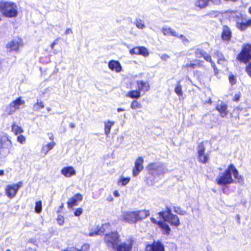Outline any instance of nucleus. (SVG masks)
Listing matches in <instances>:
<instances>
[{
    "label": "nucleus",
    "instance_id": "nucleus-1",
    "mask_svg": "<svg viewBox=\"0 0 251 251\" xmlns=\"http://www.w3.org/2000/svg\"><path fill=\"white\" fill-rule=\"evenodd\" d=\"M231 174H233L235 179V182L243 183V178L242 176L239 175L238 171L235 168L234 166L231 164L223 173L220 174L217 177L216 181L218 184L221 185H226V184H231L234 182V180L231 176Z\"/></svg>",
    "mask_w": 251,
    "mask_h": 251
},
{
    "label": "nucleus",
    "instance_id": "nucleus-2",
    "mask_svg": "<svg viewBox=\"0 0 251 251\" xmlns=\"http://www.w3.org/2000/svg\"><path fill=\"white\" fill-rule=\"evenodd\" d=\"M150 215L148 210H140L137 211H126L123 212V220L126 222L134 224L138 221L145 219Z\"/></svg>",
    "mask_w": 251,
    "mask_h": 251
},
{
    "label": "nucleus",
    "instance_id": "nucleus-3",
    "mask_svg": "<svg viewBox=\"0 0 251 251\" xmlns=\"http://www.w3.org/2000/svg\"><path fill=\"white\" fill-rule=\"evenodd\" d=\"M0 12L6 17L14 18L18 14V6L13 2L0 0Z\"/></svg>",
    "mask_w": 251,
    "mask_h": 251
},
{
    "label": "nucleus",
    "instance_id": "nucleus-4",
    "mask_svg": "<svg viewBox=\"0 0 251 251\" xmlns=\"http://www.w3.org/2000/svg\"><path fill=\"white\" fill-rule=\"evenodd\" d=\"M149 173L153 176H158L169 172L166 166L160 163H151L147 166Z\"/></svg>",
    "mask_w": 251,
    "mask_h": 251
},
{
    "label": "nucleus",
    "instance_id": "nucleus-5",
    "mask_svg": "<svg viewBox=\"0 0 251 251\" xmlns=\"http://www.w3.org/2000/svg\"><path fill=\"white\" fill-rule=\"evenodd\" d=\"M0 143L1 154L7 156L10 153L13 146L11 138L6 133H2L0 136Z\"/></svg>",
    "mask_w": 251,
    "mask_h": 251
},
{
    "label": "nucleus",
    "instance_id": "nucleus-6",
    "mask_svg": "<svg viewBox=\"0 0 251 251\" xmlns=\"http://www.w3.org/2000/svg\"><path fill=\"white\" fill-rule=\"evenodd\" d=\"M238 60L244 63H247L251 59V44L243 45L241 52L237 55Z\"/></svg>",
    "mask_w": 251,
    "mask_h": 251
},
{
    "label": "nucleus",
    "instance_id": "nucleus-7",
    "mask_svg": "<svg viewBox=\"0 0 251 251\" xmlns=\"http://www.w3.org/2000/svg\"><path fill=\"white\" fill-rule=\"evenodd\" d=\"M104 240L107 246L111 249H115L119 241V236L116 232L106 233Z\"/></svg>",
    "mask_w": 251,
    "mask_h": 251
},
{
    "label": "nucleus",
    "instance_id": "nucleus-8",
    "mask_svg": "<svg viewBox=\"0 0 251 251\" xmlns=\"http://www.w3.org/2000/svg\"><path fill=\"white\" fill-rule=\"evenodd\" d=\"M23 182L19 181L17 184L8 185L5 189V194L10 199L13 198L17 194L19 189L23 186Z\"/></svg>",
    "mask_w": 251,
    "mask_h": 251
},
{
    "label": "nucleus",
    "instance_id": "nucleus-9",
    "mask_svg": "<svg viewBox=\"0 0 251 251\" xmlns=\"http://www.w3.org/2000/svg\"><path fill=\"white\" fill-rule=\"evenodd\" d=\"M25 103V100H22L21 97H19L9 104L7 107L6 112L9 114H12L19 109L21 105H24Z\"/></svg>",
    "mask_w": 251,
    "mask_h": 251
},
{
    "label": "nucleus",
    "instance_id": "nucleus-10",
    "mask_svg": "<svg viewBox=\"0 0 251 251\" xmlns=\"http://www.w3.org/2000/svg\"><path fill=\"white\" fill-rule=\"evenodd\" d=\"M195 56L197 58L203 57L206 61L211 63V66L216 71V65L211 59V56L207 53L204 50L201 49H197L195 50Z\"/></svg>",
    "mask_w": 251,
    "mask_h": 251
},
{
    "label": "nucleus",
    "instance_id": "nucleus-11",
    "mask_svg": "<svg viewBox=\"0 0 251 251\" xmlns=\"http://www.w3.org/2000/svg\"><path fill=\"white\" fill-rule=\"evenodd\" d=\"M23 45L21 39L16 38L9 42L7 45V49L9 51H18L19 48Z\"/></svg>",
    "mask_w": 251,
    "mask_h": 251
},
{
    "label": "nucleus",
    "instance_id": "nucleus-12",
    "mask_svg": "<svg viewBox=\"0 0 251 251\" xmlns=\"http://www.w3.org/2000/svg\"><path fill=\"white\" fill-rule=\"evenodd\" d=\"M198 154L199 160L202 163H206L208 156L205 154V148L202 143L200 144L198 147Z\"/></svg>",
    "mask_w": 251,
    "mask_h": 251
},
{
    "label": "nucleus",
    "instance_id": "nucleus-13",
    "mask_svg": "<svg viewBox=\"0 0 251 251\" xmlns=\"http://www.w3.org/2000/svg\"><path fill=\"white\" fill-rule=\"evenodd\" d=\"M144 160L142 157H138L135 162V165L133 169L132 174L134 176H137L143 169Z\"/></svg>",
    "mask_w": 251,
    "mask_h": 251
},
{
    "label": "nucleus",
    "instance_id": "nucleus-14",
    "mask_svg": "<svg viewBox=\"0 0 251 251\" xmlns=\"http://www.w3.org/2000/svg\"><path fill=\"white\" fill-rule=\"evenodd\" d=\"M146 251H165V250L161 242L154 241L152 244L148 245L146 246Z\"/></svg>",
    "mask_w": 251,
    "mask_h": 251
},
{
    "label": "nucleus",
    "instance_id": "nucleus-15",
    "mask_svg": "<svg viewBox=\"0 0 251 251\" xmlns=\"http://www.w3.org/2000/svg\"><path fill=\"white\" fill-rule=\"evenodd\" d=\"M133 245L131 239L127 240L126 242L120 244L117 247V251H130Z\"/></svg>",
    "mask_w": 251,
    "mask_h": 251
},
{
    "label": "nucleus",
    "instance_id": "nucleus-16",
    "mask_svg": "<svg viewBox=\"0 0 251 251\" xmlns=\"http://www.w3.org/2000/svg\"><path fill=\"white\" fill-rule=\"evenodd\" d=\"M151 220L153 223L157 224L159 227L161 228L163 234H170L171 228L164 221H159L157 222L156 220L154 218H151Z\"/></svg>",
    "mask_w": 251,
    "mask_h": 251
},
{
    "label": "nucleus",
    "instance_id": "nucleus-17",
    "mask_svg": "<svg viewBox=\"0 0 251 251\" xmlns=\"http://www.w3.org/2000/svg\"><path fill=\"white\" fill-rule=\"evenodd\" d=\"M108 67L112 71L120 73L122 70V67L118 61L112 60L108 62Z\"/></svg>",
    "mask_w": 251,
    "mask_h": 251
},
{
    "label": "nucleus",
    "instance_id": "nucleus-18",
    "mask_svg": "<svg viewBox=\"0 0 251 251\" xmlns=\"http://www.w3.org/2000/svg\"><path fill=\"white\" fill-rule=\"evenodd\" d=\"M61 173L66 177H71L75 175L76 171L72 166H68L64 167L61 170Z\"/></svg>",
    "mask_w": 251,
    "mask_h": 251
},
{
    "label": "nucleus",
    "instance_id": "nucleus-19",
    "mask_svg": "<svg viewBox=\"0 0 251 251\" xmlns=\"http://www.w3.org/2000/svg\"><path fill=\"white\" fill-rule=\"evenodd\" d=\"M82 199V196L80 194H77L74 195L72 198H70L68 202V206L69 207L71 208L74 206L77 205V202L80 201Z\"/></svg>",
    "mask_w": 251,
    "mask_h": 251
},
{
    "label": "nucleus",
    "instance_id": "nucleus-20",
    "mask_svg": "<svg viewBox=\"0 0 251 251\" xmlns=\"http://www.w3.org/2000/svg\"><path fill=\"white\" fill-rule=\"evenodd\" d=\"M227 105L221 101L217 105L216 109L220 113L221 117H224L227 114Z\"/></svg>",
    "mask_w": 251,
    "mask_h": 251
},
{
    "label": "nucleus",
    "instance_id": "nucleus-21",
    "mask_svg": "<svg viewBox=\"0 0 251 251\" xmlns=\"http://www.w3.org/2000/svg\"><path fill=\"white\" fill-rule=\"evenodd\" d=\"M222 37L223 40L228 41L231 37V32L230 28L226 25L223 27Z\"/></svg>",
    "mask_w": 251,
    "mask_h": 251
},
{
    "label": "nucleus",
    "instance_id": "nucleus-22",
    "mask_svg": "<svg viewBox=\"0 0 251 251\" xmlns=\"http://www.w3.org/2000/svg\"><path fill=\"white\" fill-rule=\"evenodd\" d=\"M110 229V224L109 223H105L102 225L101 228L98 231L90 232L89 233V235L90 236H93L96 235L101 234V233L105 232L106 230H109Z\"/></svg>",
    "mask_w": 251,
    "mask_h": 251
},
{
    "label": "nucleus",
    "instance_id": "nucleus-23",
    "mask_svg": "<svg viewBox=\"0 0 251 251\" xmlns=\"http://www.w3.org/2000/svg\"><path fill=\"white\" fill-rule=\"evenodd\" d=\"M161 31L165 36L171 35L174 37H178V33L172 28L166 26L162 27Z\"/></svg>",
    "mask_w": 251,
    "mask_h": 251
},
{
    "label": "nucleus",
    "instance_id": "nucleus-24",
    "mask_svg": "<svg viewBox=\"0 0 251 251\" xmlns=\"http://www.w3.org/2000/svg\"><path fill=\"white\" fill-rule=\"evenodd\" d=\"M159 215L164 219L165 222H167V221L168 220V219L171 217V215H172L173 214L171 212V209L169 207H167L165 211L160 212L159 213Z\"/></svg>",
    "mask_w": 251,
    "mask_h": 251
},
{
    "label": "nucleus",
    "instance_id": "nucleus-25",
    "mask_svg": "<svg viewBox=\"0 0 251 251\" xmlns=\"http://www.w3.org/2000/svg\"><path fill=\"white\" fill-rule=\"evenodd\" d=\"M55 144V142H51L47 145H43L41 149L42 153H44V155H46L50 150L53 148Z\"/></svg>",
    "mask_w": 251,
    "mask_h": 251
},
{
    "label": "nucleus",
    "instance_id": "nucleus-26",
    "mask_svg": "<svg viewBox=\"0 0 251 251\" xmlns=\"http://www.w3.org/2000/svg\"><path fill=\"white\" fill-rule=\"evenodd\" d=\"M209 2V0H196L195 5L200 9H203L206 7Z\"/></svg>",
    "mask_w": 251,
    "mask_h": 251
},
{
    "label": "nucleus",
    "instance_id": "nucleus-27",
    "mask_svg": "<svg viewBox=\"0 0 251 251\" xmlns=\"http://www.w3.org/2000/svg\"><path fill=\"white\" fill-rule=\"evenodd\" d=\"M138 89L140 91H148L150 89V86L148 83L144 82L143 81L137 82Z\"/></svg>",
    "mask_w": 251,
    "mask_h": 251
},
{
    "label": "nucleus",
    "instance_id": "nucleus-28",
    "mask_svg": "<svg viewBox=\"0 0 251 251\" xmlns=\"http://www.w3.org/2000/svg\"><path fill=\"white\" fill-rule=\"evenodd\" d=\"M229 18L230 20H233L235 21L238 22V20L242 16L241 14L237 11H230L228 13Z\"/></svg>",
    "mask_w": 251,
    "mask_h": 251
},
{
    "label": "nucleus",
    "instance_id": "nucleus-29",
    "mask_svg": "<svg viewBox=\"0 0 251 251\" xmlns=\"http://www.w3.org/2000/svg\"><path fill=\"white\" fill-rule=\"evenodd\" d=\"M89 249V245L87 244H84L80 249L74 247H71L66 249L64 251H88Z\"/></svg>",
    "mask_w": 251,
    "mask_h": 251
},
{
    "label": "nucleus",
    "instance_id": "nucleus-30",
    "mask_svg": "<svg viewBox=\"0 0 251 251\" xmlns=\"http://www.w3.org/2000/svg\"><path fill=\"white\" fill-rule=\"evenodd\" d=\"M126 96L132 99H138L141 96L140 91L139 89L130 91L126 94Z\"/></svg>",
    "mask_w": 251,
    "mask_h": 251
},
{
    "label": "nucleus",
    "instance_id": "nucleus-31",
    "mask_svg": "<svg viewBox=\"0 0 251 251\" xmlns=\"http://www.w3.org/2000/svg\"><path fill=\"white\" fill-rule=\"evenodd\" d=\"M167 222L176 226H178L180 224L178 217L176 215L174 214L171 215V217L168 219V220L167 221Z\"/></svg>",
    "mask_w": 251,
    "mask_h": 251
},
{
    "label": "nucleus",
    "instance_id": "nucleus-32",
    "mask_svg": "<svg viewBox=\"0 0 251 251\" xmlns=\"http://www.w3.org/2000/svg\"><path fill=\"white\" fill-rule=\"evenodd\" d=\"M215 55L218 59V62L219 64H221L222 65H225L226 63V60L224 57L223 54L219 51H217L215 53Z\"/></svg>",
    "mask_w": 251,
    "mask_h": 251
},
{
    "label": "nucleus",
    "instance_id": "nucleus-33",
    "mask_svg": "<svg viewBox=\"0 0 251 251\" xmlns=\"http://www.w3.org/2000/svg\"><path fill=\"white\" fill-rule=\"evenodd\" d=\"M114 122H111L110 121H108L107 122L105 123V127H104V132L105 134L107 136H108L111 128L112 126L114 125Z\"/></svg>",
    "mask_w": 251,
    "mask_h": 251
},
{
    "label": "nucleus",
    "instance_id": "nucleus-34",
    "mask_svg": "<svg viewBox=\"0 0 251 251\" xmlns=\"http://www.w3.org/2000/svg\"><path fill=\"white\" fill-rule=\"evenodd\" d=\"M12 131L16 135L20 134L24 132V130L21 127L14 123L12 126Z\"/></svg>",
    "mask_w": 251,
    "mask_h": 251
},
{
    "label": "nucleus",
    "instance_id": "nucleus-35",
    "mask_svg": "<svg viewBox=\"0 0 251 251\" xmlns=\"http://www.w3.org/2000/svg\"><path fill=\"white\" fill-rule=\"evenodd\" d=\"M44 107L43 102L41 100H37V102L33 105V109L34 111H39Z\"/></svg>",
    "mask_w": 251,
    "mask_h": 251
},
{
    "label": "nucleus",
    "instance_id": "nucleus-36",
    "mask_svg": "<svg viewBox=\"0 0 251 251\" xmlns=\"http://www.w3.org/2000/svg\"><path fill=\"white\" fill-rule=\"evenodd\" d=\"M130 178L129 177H121V178L119 179L118 184L119 185L121 186H125L130 181Z\"/></svg>",
    "mask_w": 251,
    "mask_h": 251
},
{
    "label": "nucleus",
    "instance_id": "nucleus-37",
    "mask_svg": "<svg viewBox=\"0 0 251 251\" xmlns=\"http://www.w3.org/2000/svg\"><path fill=\"white\" fill-rule=\"evenodd\" d=\"M142 107L141 103L136 100H133L130 104V108L133 110L141 108Z\"/></svg>",
    "mask_w": 251,
    "mask_h": 251
},
{
    "label": "nucleus",
    "instance_id": "nucleus-38",
    "mask_svg": "<svg viewBox=\"0 0 251 251\" xmlns=\"http://www.w3.org/2000/svg\"><path fill=\"white\" fill-rule=\"evenodd\" d=\"M175 92L178 96H182L183 92L182 91V86L180 84V81L177 82L175 88Z\"/></svg>",
    "mask_w": 251,
    "mask_h": 251
},
{
    "label": "nucleus",
    "instance_id": "nucleus-39",
    "mask_svg": "<svg viewBox=\"0 0 251 251\" xmlns=\"http://www.w3.org/2000/svg\"><path fill=\"white\" fill-rule=\"evenodd\" d=\"M236 27L239 30H240L241 31H244V30H246L248 27V26L247 25L246 22H237Z\"/></svg>",
    "mask_w": 251,
    "mask_h": 251
},
{
    "label": "nucleus",
    "instance_id": "nucleus-40",
    "mask_svg": "<svg viewBox=\"0 0 251 251\" xmlns=\"http://www.w3.org/2000/svg\"><path fill=\"white\" fill-rule=\"evenodd\" d=\"M201 65V62L198 60H195L193 62H191L189 63H187L186 65V67L187 68H194L196 67L200 66Z\"/></svg>",
    "mask_w": 251,
    "mask_h": 251
},
{
    "label": "nucleus",
    "instance_id": "nucleus-41",
    "mask_svg": "<svg viewBox=\"0 0 251 251\" xmlns=\"http://www.w3.org/2000/svg\"><path fill=\"white\" fill-rule=\"evenodd\" d=\"M135 25L139 29H143L145 27L144 21L140 19L136 20Z\"/></svg>",
    "mask_w": 251,
    "mask_h": 251
},
{
    "label": "nucleus",
    "instance_id": "nucleus-42",
    "mask_svg": "<svg viewBox=\"0 0 251 251\" xmlns=\"http://www.w3.org/2000/svg\"><path fill=\"white\" fill-rule=\"evenodd\" d=\"M145 57L149 55V51L147 49L144 47H140V54Z\"/></svg>",
    "mask_w": 251,
    "mask_h": 251
},
{
    "label": "nucleus",
    "instance_id": "nucleus-43",
    "mask_svg": "<svg viewBox=\"0 0 251 251\" xmlns=\"http://www.w3.org/2000/svg\"><path fill=\"white\" fill-rule=\"evenodd\" d=\"M42 209V205L41 201H38L36 202L35 211L37 213H40Z\"/></svg>",
    "mask_w": 251,
    "mask_h": 251
},
{
    "label": "nucleus",
    "instance_id": "nucleus-44",
    "mask_svg": "<svg viewBox=\"0 0 251 251\" xmlns=\"http://www.w3.org/2000/svg\"><path fill=\"white\" fill-rule=\"evenodd\" d=\"M174 211L175 213L179 214V215H184L186 213V212L182 210L180 207L177 206H175L174 207Z\"/></svg>",
    "mask_w": 251,
    "mask_h": 251
},
{
    "label": "nucleus",
    "instance_id": "nucleus-45",
    "mask_svg": "<svg viewBox=\"0 0 251 251\" xmlns=\"http://www.w3.org/2000/svg\"><path fill=\"white\" fill-rule=\"evenodd\" d=\"M130 53L131 54H140V47H135L133 49H131L130 50Z\"/></svg>",
    "mask_w": 251,
    "mask_h": 251
},
{
    "label": "nucleus",
    "instance_id": "nucleus-46",
    "mask_svg": "<svg viewBox=\"0 0 251 251\" xmlns=\"http://www.w3.org/2000/svg\"><path fill=\"white\" fill-rule=\"evenodd\" d=\"M228 79H229V83H230L231 85H233L236 83V76H234V75H229Z\"/></svg>",
    "mask_w": 251,
    "mask_h": 251
},
{
    "label": "nucleus",
    "instance_id": "nucleus-47",
    "mask_svg": "<svg viewBox=\"0 0 251 251\" xmlns=\"http://www.w3.org/2000/svg\"><path fill=\"white\" fill-rule=\"evenodd\" d=\"M25 137L22 135H20L17 137V141L21 144H25Z\"/></svg>",
    "mask_w": 251,
    "mask_h": 251
},
{
    "label": "nucleus",
    "instance_id": "nucleus-48",
    "mask_svg": "<svg viewBox=\"0 0 251 251\" xmlns=\"http://www.w3.org/2000/svg\"><path fill=\"white\" fill-rule=\"evenodd\" d=\"M219 14V12L218 11H212L209 12L207 15L210 17H216Z\"/></svg>",
    "mask_w": 251,
    "mask_h": 251
},
{
    "label": "nucleus",
    "instance_id": "nucleus-49",
    "mask_svg": "<svg viewBox=\"0 0 251 251\" xmlns=\"http://www.w3.org/2000/svg\"><path fill=\"white\" fill-rule=\"evenodd\" d=\"M177 37L179 38L180 39H181L182 40V42L183 43V44H187L189 43V40L183 35H179L178 34V37Z\"/></svg>",
    "mask_w": 251,
    "mask_h": 251
},
{
    "label": "nucleus",
    "instance_id": "nucleus-50",
    "mask_svg": "<svg viewBox=\"0 0 251 251\" xmlns=\"http://www.w3.org/2000/svg\"><path fill=\"white\" fill-rule=\"evenodd\" d=\"M246 71L248 75L251 77V63H250L246 67Z\"/></svg>",
    "mask_w": 251,
    "mask_h": 251
},
{
    "label": "nucleus",
    "instance_id": "nucleus-51",
    "mask_svg": "<svg viewBox=\"0 0 251 251\" xmlns=\"http://www.w3.org/2000/svg\"><path fill=\"white\" fill-rule=\"evenodd\" d=\"M82 209L81 208H79L76 209L75 211L74 214L75 216H79L82 213Z\"/></svg>",
    "mask_w": 251,
    "mask_h": 251
},
{
    "label": "nucleus",
    "instance_id": "nucleus-52",
    "mask_svg": "<svg viewBox=\"0 0 251 251\" xmlns=\"http://www.w3.org/2000/svg\"><path fill=\"white\" fill-rule=\"evenodd\" d=\"M57 222L58 224L60 226L62 225L64 223V218L62 216H58L57 218Z\"/></svg>",
    "mask_w": 251,
    "mask_h": 251
},
{
    "label": "nucleus",
    "instance_id": "nucleus-53",
    "mask_svg": "<svg viewBox=\"0 0 251 251\" xmlns=\"http://www.w3.org/2000/svg\"><path fill=\"white\" fill-rule=\"evenodd\" d=\"M209 1L211 2L213 4L219 5L221 4V0H209Z\"/></svg>",
    "mask_w": 251,
    "mask_h": 251
},
{
    "label": "nucleus",
    "instance_id": "nucleus-54",
    "mask_svg": "<svg viewBox=\"0 0 251 251\" xmlns=\"http://www.w3.org/2000/svg\"><path fill=\"white\" fill-rule=\"evenodd\" d=\"M241 97L240 93L235 94L233 97V100L234 101H238Z\"/></svg>",
    "mask_w": 251,
    "mask_h": 251
},
{
    "label": "nucleus",
    "instance_id": "nucleus-55",
    "mask_svg": "<svg viewBox=\"0 0 251 251\" xmlns=\"http://www.w3.org/2000/svg\"><path fill=\"white\" fill-rule=\"evenodd\" d=\"M170 58L169 56L167 55V54H162L161 56V58L163 60H167Z\"/></svg>",
    "mask_w": 251,
    "mask_h": 251
},
{
    "label": "nucleus",
    "instance_id": "nucleus-56",
    "mask_svg": "<svg viewBox=\"0 0 251 251\" xmlns=\"http://www.w3.org/2000/svg\"><path fill=\"white\" fill-rule=\"evenodd\" d=\"M58 39H56L50 45V47L51 48V49H53L54 48V47L55 45L57 44H58Z\"/></svg>",
    "mask_w": 251,
    "mask_h": 251
},
{
    "label": "nucleus",
    "instance_id": "nucleus-57",
    "mask_svg": "<svg viewBox=\"0 0 251 251\" xmlns=\"http://www.w3.org/2000/svg\"><path fill=\"white\" fill-rule=\"evenodd\" d=\"M70 33H73V31L72 30V29L70 28H67L65 32V34H70Z\"/></svg>",
    "mask_w": 251,
    "mask_h": 251
},
{
    "label": "nucleus",
    "instance_id": "nucleus-58",
    "mask_svg": "<svg viewBox=\"0 0 251 251\" xmlns=\"http://www.w3.org/2000/svg\"><path fill=\"white\" fill-rule=\"evenodd\" d=\"M113 195L115 197H119L120 196V193L118 191L115 190L113 192Z\"/></svg>",
    "mask_w": 251,
    "mask_h": 251
},
{
    "label": "nucleus",
    "instance_id": "nucleus-59",
    "mask_svg": "<svg viewBox=\"0 0 251 251\" xmlns=\"http://www.w3.org/2000/svg\"><path fill=\"white\" fill-rule=\"evenodd\" d=\"M247 25L248 26V27H250L251 26V19L246 21Z\"/></svg>",
    "mask_w": 251,
    "mask_h": 251
},
{
    "label": "nucleus",
    "instance_id": "nucleus-60",
    "mask_svg": "<svg viewBox=\"0 0 251 251\" xmlns=\"http://www.w3.org/2000/svg\"><path fill=\"white\" fill-rule=\"evenodd\" d=\"M223 0L225 2L231 1V2H235L237 1L238 0Z\"/></svg>",
    "mask_w": 251,
    "mask_h": 251
},
{
    "label": "nucleus",
    "instance_id": "nucleus-61",
    "mask_svg": "<svg viewBox=\"0 0 251 251\" xmlns=\"http://www.w3.org/2000/svg\"><path fill=\"white\" fill-rule=\"evenodd\" d=\"M69 126L72 128H75V124L73 123H70Z\"/></svg>",
    "mask_w": 251,
    "mask_h": 251
},
{
    "label": "nucleus",
    "instance_id": "nucleus-62",
    "mask_svg": "<svg viewBox=\"0 0 251 251\" xmlns=\"http://www.w3.org/2000/svg\"><path fill=\"white\" fill-rule=\"evenodd\" d=\"M125 109H124V108H118L117 109V111H118V112H121V111H125Z\"/></svg>",
    "mask_w": 251,
    "mask_h": 251
},
{
    "label": "nucleus",
    "instance_id": "nucleus-63",
    "mask_svg": "<svg viewBox=\"0 0 251 251\" xmlns=\"http://www.w3.org/2000/svg\"><path fill=\"white\" fill-rule=\"evenodd\" d=\"M113 198L110 196L107 198V201H113Z\"/></svg>",
    "mask_w": 251,
    "mask_h": 251
},
{
    "label": "nucleus",
    "instance_id": "nucleus-64",
    "mask_svg": "<svg viewBox=\"0 0 251 251\" xmlns=\"http://www.w3.org/2000/svg\"><path fill=\"white\" fill-rule=\"evenodd\" d=\"M4 174V171L3 170H0V176H2Z\"/></svg>",
    "mask_w": 251,
    "mask_h": 251
}]
</instances>
